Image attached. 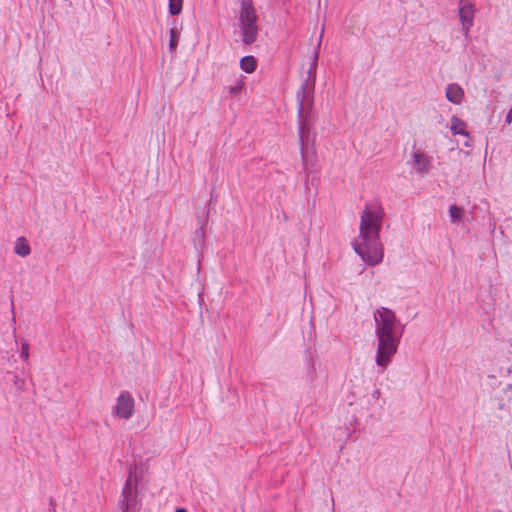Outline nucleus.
Masks as SVG:
<instances>
[{
    "instance_id": "22",
    "label": "nucleus",
    "mask_w": 512,
    "mask_h": 512,
    "mask_svg": "<svg viewBox=\"0 0 512 512\" xmlns=\"http://www.w3.org/2000/svg\"><path fill=\"white\" fill-rule=\"evenodd\" d=\"M175 512H187L184 508H178Z\"/></svg>"
},
{
    "instance_id": "6",
    "label": "nucleus",
    "mask_w": 512,
    "mask_h": 512,
    "mask_svg": "<svg viewBox=\"0 0 512 512\" xmlns=\"http://www.w3.org/2000/svg\"><path fill=\"white\" fill-rule=\"evenodd\" d=\"M475 16L474 5L469 0H460L459 2V18L462 26V31L465 36L470 32L473 26Z\"/></svg>"
},
{
    "instance_id": "16",
    "label": "nucleus",
    "mask_w": 512,
    "mask_h": 512,
    "mask_svg": "<svg viewBox=\"0 0 512 512\" xmlns=\"http://www.w3.org/2000/svg\"><path fill=\"white\" fill-rule=\"evenodd\" d=\"M13 385L16 389V391L21 394L26 389V381L23 377H20L18 375H14L13 377Z\"/></svg>"
},
{
    "instance_id": "24",
    "label": "nucleus",
    "mask_w": 512,
    "mask_h": 512,
    "mask_svg": "<svg viewBox=\"0 0 512 512\" xmlns=\"http://www.w3.org/2000/svg\"><path fill=\"white\" fill-rule=\"evenodd\" d=\"M320 45H321V39H320V40H319V42H318V46H317V48H319V46H320Z\"/></svg>"
},
{
    "instance_id": "19",
    "label": "nucleus",
    "mask_w": 512,
    "mask_h": 512,
    "mask_svg": "<svg viewBox=\"0 0 512 512\" xmlns=\"http://www.w3.org/2000/svg\"><path fill=\"white\" fill-rule=\"evenodd\" d=\"M505 121L507 124H510L512 122V107L507 112Z\"/></svg>"
},
{
    "instance_id": "23",
    "label": "nucleus",
    "mask_w": 512,
    "mask_h": 512,
    "mask_svg": "<svg viewBox=\"0 0 512 512\" xmlns=\"http://www.w3.org/2000/svg\"><path fill=\"white\" fill-rule=\"evenodd\" d=\"M464 145H465L466 147H469V146H470V144H469L468 142H465V143H464Z\"/></svg>"
},
{
    "instance_id": "10",
    "label": "nucleus",
    "mask_w": 512,
    "mask_h": 512,
    "mask_svg": "<svg viewBox=\"0 0 512 512\" xmlns=\"http://www.w3.org/2000/svg\"><path fill=\"white\" fill-rule=\"evenodd\" d=\"M450 122V130L453 135H463L465 137L469 136L467 132V124L460 118L457 116H452Z\"/></svg>"
},
{
    "instance_id": "12",
    "label": "nucleus",
    "mask_w": 512,
    "mask_h": 512,
    "mask_svg": "<svg viewBox=\"0 0 512 512\" xmlns=\"http://www.w3.org/2000/svg\"><path fill=\"white\" fill-rule=\"evenodd\" d=\"M256 60L253 56H245L240 60V67L246 73H252L256 69Z\"/></svg>"
},
{
    "instance_id": "18",
    "label": "nucleus",
    "mask_w": 512,
    "mask_h": 512,
    "mask_svg": "<svg viewBox=\"0 0 512 512\" xmlns=\"http://www.w3.org/2000/svg\"><path fill=\"white\" fill-rule=\"evenodd\" d=\"M20 356L27 361L29 359V345L27 342L22 343Z\"/></svg>"
},
{
    "instance_id": "5",
    "label": "nucleus",
    "mask_w": 512,
    "mask_h": 512,
    "mask_svg": "<svg viewBox=\"0 0 512 512\" xmlns=\"http://www.w3.org/2000/svg\"><path fill=\"white\" fill-rule=\"evenodd\" d=\"M119 507L122 512H140L141 509V499L138 493V479L131 467L122 490Z\"/></svg>"
},
{
    "instance_id": "14",
    "label": "nucleus",
    "mask_w": 512,
    "mask_h": 512,
    "mask_svg": "<svg viewBox=\"0 0 512 512\" xmlns=\"http://www.w3.org/2000/svg\"><path fill=\"white\" fill-rule=\"evenodd\" d=\"M464 211L462 208L458 207L457 205H451L449 207V217L451 218L452 222H456L461 219L463 216Z\"/></svg>"
},
{
    "instance_id": "20",
    "label": "nucleus",
    "mask_w": 512,
    "mask_h": 512,
    "mask_svg": "<svg viewBox=\"0 0 512 512\" xmlns=\"http://www.w3.org/2000/svg\"><path fill=\"white\" fill-rule=\"evenodd\" d=\"M11 315H12V322L15 323V313H14V301L11 300Z\"/></svg>"
},
{
    "instance_id": "15",
    "label": "nucleus",
    "mask_w": 512,
    "mask_h": 512,
    "mask_svg": "<svg viewBox=\"0 0 512 512\" xmlns=\"http://www.w3.org/2000/svg\"><path fill=\"white\" fill-rule=\"evenodd\" d=\"M183 0H169V13L178 15L182 10Z\"/></svg>"
},
{
    "instance_id": "1",
    "label": "nucleus",
    "mask_w": 512,
    "mask_h": 512,
    "mask_svg": "<svg viewBox=\"0 0 512 512\" xmlns=\"http://www.w3.org/2000/svg\"><path fill=\"white\" fill-rule=\"evenodd\" d=\"M317 60L318 51H315L308 70V77L301 84L296 94L300 153L303 167L306 171L314 166L316 160L313 150L315 134L312 133V128L316 122V113L314 110L315 81L311 79V77H314L317 68Z\"/></svg>"
},
{
    "instance_id": "21",
    "label": "nucleus",
    "mask_w": 512,
    "mask_h": 512,
    "mask_svg": "<svg viewBox=\"0 0 512 512\" xmlns=\"http://www.w3.org/2000/svg\"><path fill=\"white\" fill-rule=\"evenodd\" d=\"M380 395H381V392H380V390H379V389H375V390L372 392V397H373L374 399H378V398L380 397Z\"/></svg>"
},
{
    "instance_id": "17",
    "label": "nucleus",
    "mask_w": 512,
    "mask_h": 512,
    "mask_svg": "<svg viewBox=\"0 0 512 512\" xmlns=\"http://www.w3.org/2000/svg\"><path fill=\"white\" fill-rule=\"evenodd\" d=\"M243 88V82L242 81H236L234 85L227 88V91L231 97H237L239 96L241 90Z\"/></svg>"
},
{
    "instance_id": "9",
    "label": "nucleus",
    "mask_w": 512,
    "mask_h": 512,
    "mask_svg": "<svg viewBox=\"0 0 512 512\" xmlns=\"http://www.w3.org/2000/svg\"><path fill=\"white\" fill-rule=\"evenodd\" d=\"M445 96L453 104H460L464 97V90L457 83L448 84Z\"/></svg>"
},
{
    "instance_id": "3",
    "label": "nucleus",
    "mask_w": 512,
    "mask_h": 512,
    "mask_svg": "<svg viewBox=\"0 0 512 512\" xmlns=\"http://www.w3.org/2000/svg\"><path fill=\"white\" fill-rule=\"evenodd\" d=\"M373 318L377 339L375 363L384 371L398 351L404 327L395 312L387 307L377 308L373 313Z\"/></svg>"
},
{
    "instance_id": "11",
    "label": "nucleus",
    "mask_w": 512,
    "mask_h": 512,
    "mask_svg": "<svg viewBox=\"0 0 512 512\" xmlns=\"http://www.w3.org/2000/svg\"><path fill=\"white\" fill-rule=\"evenodd\" d=\"M14 252L21 257H26L31 253L30 246L26 242L25 238L20 237L17 239Z\"/></svg>"
},
{
    "instance_id": "4",
    "label": "nucleus",
    "mask_w": 512,
    "mask_h": 512,
    "mask_svg": "<svg viewBox=\"0 0 512 512\" xmlns=\"http://www.w3.org/2000/svg\"><path fill=\"white\" fill-rule=\"evenodd\" d=\"M238 20L242 42L246 45L254 43L259 31L258 17L250 0H241Z\"/></svg>"
},
{
    "instance_id": "8",
    "label": "nucleus",
    "mask_w": 512,
    "mask_h": 512,
    "mask_svg": "<svg viewBox=\"0 0 512 512\" xmlns=\"http://www.w3.org/2000/svg\"><path fill=\"white\" fill-rule=\"evenodd\" d=\"M412 158L417 173L423 175L429 172L432 164V158L430 156L423 151L417 150L412 153Z\"/></svg>"
},
{
    "instance_id": "7",
    "label": "nucleus",
    "mask_w": 512,
    "mask_h": 512,
    "mask_svg": "<svg viewBox=\"0 0 512 512\" xmlns=\"http://www.w3.org/2000/svg\"><path fill=\"white\" fill-rule=\"evenodd\" d=\"M134 411V400L128 392H122L118 398L113 413L123 419H129Z\"/></svg>"
},
{
    "instance_id": "13",
    "label": "nucleus",
    "mask_w": 512,
    "mask_h": 512,
    "mask_svg": "<svg viewBox=\"0 0 512 512\" xmlns=\"http://www.w3.org/2000/svg\"><path fill=\"white\" fill-rule=\"evenodd\" d=\"M169 35H170L169 50L171 53H175L176 49H177L178 41H179V33L177 31L176 26L172 27L169 30Z\"/></svg>"
},
{
    "instance_id": "2",
    "label": "nucleus",
    "mask_w": 512,
    "mask_h": 512,
    "mask_svg": "<svg viewBox=\"0 0 512 512\" xmlns=\"http://www.w3.org/2000/svg\"><path fill=\"white\" fill-rule=\"evenodd\" d=\"M384 216L381 203H366L360 216L359 234L352 241L355 253L369 266L378 265L384 258V246L380 239Z\"/></svg>"
}]
</instances>
